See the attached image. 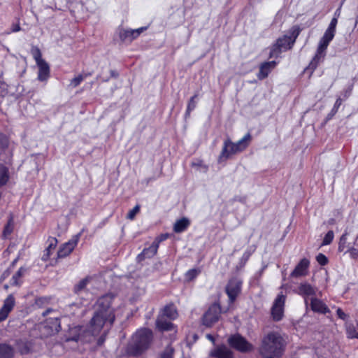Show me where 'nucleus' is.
Returning <instances> with one entry per match:
<instances>
[{
  "label": "nucleus",
  "mask_w": 358,
  "mask_h": 358,
  "mask_svg": "<svg viewBox=\"0 0 358 358\" xmlns=\"http://www.w3.org/2000/svg\"><path fill=\"white\" fill-rule=\"evenodd\" d=\"M113 296L106 294L100 297L96 303V310L88 329L83 327H75L71 329L72 336L69 341H90L92 336L98 335L103 326L108 322L112 324L115 320L113 309L111 308Z\"/></svg>",
  "instance_id": "obj_1"
},
{
  "label": "nucleus",
  "mask_w": 358,
  "mask_h": 358,
  "mask_svg": "<svg viewBox=\"0 0 358 358\" xmlns=\"http://www.w3.org/2000/svg\"><path fill=\"white\" fill-rule=\"evenodd\" d=\"M285 344L280 333L271 331L263 337L259 351L264 358H279L283 353Z\"/></svg>",
  "instance_id": "obj_2"
},
{
  "label": "nucleus",
  "mask_w": 358,
  "mask_h": 358,
  "mask_svg": "<svg viewBox=\"0 0 358 358\" xmlns=\"http://www.w3.org/2000/svg\"><path fill=\"white\" fill-rule=\"evenodd\" d=\"M337 23V17H334L325 31L324 36L320 39L315 55L309 64V68L312 70H315L324 59L327 47L334 37Z\"/></svg>",
  "instance_id": "obj_3"
},
{
  "label": "nucleus",
  "mask_w": 358,
  "mask_h": 358,
  "mask_svg": "<svg viewBox=\"0 0 358 358\" xmlns=\"http://www.w3.org/2000/svg\"><path fill=\"white\" fill-rule=\"evenodd\" d=\"M152 338V332L148 329H141L136 331L132 338V342L128 347L129 355L136 356L145 350Z\"/></svg>",
  "instance_id": "obj_4"
},
{
  "label": "nucleus",
  "mask_w": 358,
  "mask_h": 358,
  "mask_svg": "<svg viewBox=\"0 0 358 358\" xmlns=\"http://www.w3.org/2000/svg\"><path fill=\"white\" fill-rule=\"evenodd\" d=\"M299 33L300 29L298 27H293L290 29V36L285 35L279 38L271 50L270 57H276L281 52L290 49Z\"/></svg>",
  "instance_id": "obj_5"
},
{
  "label": "nucleus",
  "mask_w": 358,
  "mask_h": 358,
  "mask_svg": "<svg viewBox=\"0 0 358 358\" xmlns=\"http://www.w3.org/2000/svg\"><path fill=\"white\" fill-rule=\"evenodd\" d=\"M285 299V295L280 293L273 301L271 309V314L273 320L275 322L280 321L283 318Z\"/></svg>",
  "instance_id": "obj_6"
},
{
  "label": "nucleus",
  "mask_w": 358,
  "mask_h": 358,
  "mask_svg": "<svg viewBox=\"0 0 358 358\" xmlns=\"http://www.w3.org/2000/svg\"><path fill=\"white\" fill-rule=\"evenodd\" d=\"M228 343L230 346L242 352L250 351L252 349V345L239 334L229 337Z\"/></svg>",
  "instance_id": "obj_7"
},
{
  "label": "nucleus",
  "mask_w": 358,
  "mask_h": 358,
  "mask_svg": "<svg viewBox=\"0 0 358 358\" xmlns=\"http://www.w3.org/2000/svg\"><path fill=\"white\" fill-rule=\"evenodd\" d=\"M146 29V27H142L136 29H124L120 27L117 30V34L121 41L131 42Z\"/></svg>",
  "instance_id": "obj_8"
},
{
  "label": "nucleus",
  "mask_w": 358,
  "mask_h": 358,
  "mask_svg": "<svg viewBox=\"0 0 358 358\" xmlns=\"http://www.w3.org/2000/svg\"><path fill=\"white\" fill-rule=\"evenodd\" d=\"M242 282L236 278H231L227 283L225 290L229 297V302L232 303L240 294Z\"/></svg>",
  "instance_id": "obj_9"
},
{
  "label": "nucleus",
  "mask_w": 358,
  "mask_h": 358,
  "mask_svg": "<svg viewBox=\"0 0 358 358\" xmlns=\"http://www.w3.org/2000/svg\"><path fill=\"white\" fill-rule=\"evenodd\" d=\"M237 153L239 152L236 150L234 143L229 138H227L223 143L222 149L218 157V162H224Z\"/></svg>",
  "instance_id": "obj_10"
},
{
  "label": "nucleus",
  "mask_w": 358,
  "mask_h": 358,
  "mask_svg": "<svg viewBox=\"0 0 358 358\" xmlns=\"http://www.w3.org/2000/svg\"><path fill=\"white\" fill-rule=\"evenodd\" d=\"M80 236V234H76L73 236L68 242L62 244L57 252V257L64 258L70 255L78 245Z\"/></svg>",
  "instance_id": "obj_11"
},
{
  "label": "nucleus",
  "mask_w": 358,
  "mask_h": 358,
  "mask_svg": "<svg viewBox=\"0 0 358 358\" xmlns=\"http://www.w3.org/2000/svg\"><path fill=\"white\" fill-rule=\"evenodd\" d=\"M220 312V307L217 304L212 305L203 315V324L206 327H211L218 320Z\"/></svg>",
  "instance_id": "obj_12"
},
{
  "label": "nucleus",
  "mask_w": 358,
  "mask_h": 358,
  "mask_svg": "<svg viewBox=\"0 0 358 358\" xmlns=\"http://www.w3.org/2000/svg\"><path fill=\"white\" fill-rule=\"evenodd\" d=\"M317 289L308 282L301 283L298 287L296 293L304 299V302L307 306L308 304V298L311 299L316 296Z\"/></svg>",
  "instance_id": "obj_13"
},
{
  "label": "nucleus",
  "mask_w": 358,
  "mask_h": 358,
  "mask_svg": "<svg viewBox=\"0 0 358 358\" xmlns=\"http://www.w3.org/2000/svg\"><path fill=\"white\" fill-rule=\"evenodd\" d=\"M310 262L308 259H302L296 266L294 271L291 273L290 276L292 278H299L305 276L308 273Z\"/></svg>",
  "instance_id": "obj_14"
},
{
  "label": "nucleus",
  "mask_w": 358,
  "mask_h": 358,
  "mask_svg": "<svg viewBox=\"0 0 358 358\" xmlns=\"http://www.w3.org/2000/svg\"><path fill=\"white\" fill-rule=\"evenodd\" d=\"M209 356L214 358H234L232 352L226 346H217L211 350Z\"/></svg>",
  "instance_id": "obj_15"
},
{
  "label": "nucleus",
  "mask_w": 358,
  "mask_h": 358,
  "mask_svg": "<svg viewBox=\"0 0 358 358\" xmlns=\"http://www.w3.org/2000/svg\"><path fill=\"white\" fill-rule=\"evenodd\" d=\"M15 305V299L13 295H9L4 301L3 305L0 309V322L6 320L13 308Z\"/></svg>",
  "instance_id": "obj_16"
},
{
  "label": "nucleus",
  "mask_w": 358,
  "mask_h": 358,
  "mask_svg": "<svg viewBox=\"0 0 358 358\" xmlns=\"http://www.w3.org/2000/svg\"><path fill=\"white\" fill-rule=\"evenodd\" d=\"M310 308L313 311L320 313H327L329 312V309L326 304L315 296L310 299Z\"/></svg>",
  "instance_id": "obj_17"
},
{
  "label": "nucleus",
  "mask_w": 358,
  "mask_h": 358,
  "mask_svg": "<svg viewBox=\"0 0 358 358\" xmlns=\"http://www.w3.org/2000/svg\"><path fill=\"white\" fill-rule=\"evenodd\" d=\"M276 62L275 61L264 62L261 64L257 78L259 80L264 79L268 76L269 73L275 67Z\"/></svg>",
  "instance_id": "obj_18"
},
{
  "label": "nucleus",
  "mask_w": 358,
  "mask_h": 358,
  "mask_svg": "<svg viewBox=\"0 0 358 358\" xmlns=\"http://www.w3.org/2000/svg\"><path fill=\"white\" fill-rule=\"evenodd\" d=\"M57 243L58 241L56 238L50 237L48 239V246L43 251L41 258L43 261L46 262L50 259L57 247Z\"/></svg>",
  "instance_id": "obj_19"
},
{
  "label": "nucleus",
  "mask_w": 358,
  "mask_h": 358,
  "mask_svg": "<svg viewBox=\"0 0 358 358\" xmlns=\"http://www.w3.org/2000/svg\"><path fill=\"white\" fill-rule=\"evenodd\" d=\"M38 67V79L40 81H47L50 77V66L48 64L44 61L37 64Z\"/></svg>",
  "instance_id": "obj_20"
},
{
  "label": "nucleus",
  "mask_w": 358,
  "mask_h": 358,
  "mask_svg": "<svg viewBox=\"0 0 358 358\" xmlns=\"http://www.w3.org/2000/svg\"><path fill=\"white\" fill-rule=\"evenodd\" d=\"M45 327L48 328L50 331L48 334H55L59 331L61 329L60 322L57 317L47 319L45 322Z\"/></svg>",
  "instance_id": "obj_21"
},
{
  "label": "nucleus",
  "mask_w": 358,
  "mask_h": 358,
  "mask_svg": "<svg viewBox=\"0 0 358 358\" xmlns=\"http://www.w3.org/2000/svg\"><path fill=\"white\" fill-rule=\"evenodd\" d=\"M160 241L155 240L148 248H145L142 253L138 255V258H150L156 255Z\"/></svg>",
  "instance_id": "obj_22"
},
{
  "label": "nucleus",
  "mask_w": 358,
  "mask_h": 358,
  "mask_svg": "<svg viewBox=\"0 0 358 358\" xmlns=\"http://www.w3.org/2000/svg\"><path fill=\"white\" fill-rule=\"evenodd\" d=\"M159 316H162L163 317H166L170 320H174L178 316L177 310L172 304L166 306Z\"/></svg>",
  "instance_id": "obj_23"
},
{
  "label": "nucleus",
  "mask_w": 358,
  "mask_h": 358,
  "mask_svg": "<svg viewBox=\"0 0 358 358\" xmlns=\"http://www.w3.org/2000/svg\"><path fill=\"white\" fill-rule=\"evenodd\" d=\"M251 141V135L248 133L245 134L241 139H240L236 143H234V145L236 148V150L238 152H241L245 150L247 147L249 145L250 142Z\"/></svg>",
  "instance_id": "obj_24"
},
{
  "label": "nucleus",
  "mask_w": 358,
  "mask_h": 358,
  "mask_svg": "<svg viewBox=\"0 0 358 358\" xmlns=\"http://www.w3.org/2000/svg\"><path fill=\"white\" fill-rule=\"evenodd\" d=\"M156 326L160 331H169L173 329V324L164 320L162 316H158L156 320Z\"/></svg>",
  "instance_id": "obj_25"
},
{
  "label": "nucleus",
  "mask_w": 358,
  "mask_h": 358,
  "mask_svg": "<svg viewBox=\"0 0 358 358\" xmlns=\"http://www.w3.org/2000/svg\"><path fill=\"white\" fill-rule=\"evenodd\" d=\"M189 225V220L187 218L183 217L176 221L173 227V230L176 233H180L186 230Z\"/></svg>",
  "instance_id": "obj_26"
},
{
  "label": "nucleus",
  "mask_w": 358,
  "mask_h": 358,
  "mask_svg": "<svg viewBox=\"0 0 358 358\" xmlns=\"http://www.w3.org/2000/svg\"><path fill=\"white\" fill-rule=\"evenodd\" d=\"M13 349L6 344H0V358H13Z\"/></svg>",
  "instance_id": "obj_27"
},
{
  "label": "nucleus",
  "mask_w": 358,
  "mask_h": 358,
  "mask_svg": "<svg viewBox=\"0 0 358 358\" xmlns=\"http://www.w3.org/2000/svg\"><path fill=\"white\" fill-rule=\"evenodd\" d=\"M25 268L23 267H21L19 268V270L13 275L11 280H10V285L14 286L20 285L21 283V279L24 274Z\"/></svg>",
  "instance_id": "obj_28"
},
{
  "label": "nucleus",
  "mask_w": 358,
  "mask_h": 358,
  "mask_svg": "<svg viewBox=\"0 0 358 358\" xmlns=\"http://www.w3.org/2000/svg\"><path fill=\"white\" fill-rule=\"evenodd\" d=\"M345 328L347 338L350 339L355 338V336H357L358 332L357 331L354 324L352 323L346 322L345 324Z\"/></svg>",
  "instance_id": "obj_29"
},
{
  "label": "nucleus",
  "mask_w": 358,
  "mask_h": 358,
  "mask_svg": "<svg viewBox=\"0 0 358 358\" xmlns=\"http://www.w3.org/2000/svg\"><path fill=\"white\" fill-rule=\"evenodd\" d=\"M31 53L35 59L36 64L45 61L42 59L41 50L38 47L33 46L31 49Z\"/></svg>",
  "instance_id": "obj_30"
},
{
  "label": "nucleus",
  "mask_w": 358,
  "mask_h": 358,
  "mask_svg": "<svg viewBox=\"0 0 358 358\" xmlns=\"http://www.w3.org/2000/svg\"><path fill=\"white\" fill-rule=\"evenodd\" d=\"M8 180V169L0 164V186L5 185Z\"/></svg>",
  "instance_id": "obj_31"
},
{
  "label": "nucleus",
  "mask_w": 358,
  "mask_h": 358,
  "mask_svg": "<svg viewBox=\"0 0 358 358\" xmlns=\"http://www.w3.org/2000/svg\"><path fill=\"white\" fill-rule=\"evenodd\" d=\"M14 228V222L12 217H10V219L8 221L7 224L5 226L3 231V236L6 238L8 237L12 232Z\"/></svg>",
  "instance_id": "obj_32"
},
{
  "label": "nucleus",
  "mask_w": 358,
  "mask_h": 358,
  "mask_svg": "<svg viewBox=\"0 0 358 358\" xmlns=\"http://www.w3.org/2000/svg\"><path fill=\"white\" fill-rule=\"evenodd\" d=\"M201 271L199 268H192L188 270L185 273V278L188 281L194 280L199 273Z\"/></svg>",
  "instance_id": "obj_33"
},
{
  "label": "nucleus",
  "mask_w": 358,
  "mask_h": 358,
  "mask_svg": "<svg viewBox=\"0 0 358 358\" xmlns=\"http://www.w3.org/2000/svg\"><path fill=\"white\" fill-rule=\"evenodd\" d=\"M348 235V233L345 231L344 234L341 236L339 243H338V251L339 252H343L345 249L346 248V243H347V236Z\"/></svg>",
  "instance_id": "obj_34"
},
{
  "label": "nucleus",
  "mask_w": 358,
  "mask_h": 358,
  "mask_svg": "<svg viewBox=\"0 0 358 358\" xmlns=\"http://www.w3.org/2000/svg\"><path fill=\"white\" fill-rule=\"evenodd\" d=\"M196 97V95L193 96L189 101L187 110H186V115H189L191 111H192L196 106V101L195 100Z\"/></svg>",
  "instance_id": "obj_35"
},
{
  "label": "nucleus",
  "mask_w": 358,
  "mask_h": 358,
  "mask_svg": "<svg viewBox=\"0 0 358 358\" xmlns=\"http://www.w3.org/2000/svg\"><path fill=\"white\" fill-rule=\"evenodd\" d=\"M334 237V234L333 231H329L327 233V234L325 235V236L324 237V239L322 243V245L323 246V245H329L332 242Z\"/></svg>",
  "instance_id": "obj_36"
},
{
  "label": "nucleus",
  "mask_w": 358,
  "mask_h": 358,
  "mask_svg": "<svg viewBox=\"0 0 358 358\" xmlns=\"http://www.w3.org/2000/svg\"><path fill=\"white\" fill-rule=\"evenodd\" d=\"M140 211V206L136 205L131 210L129 211L127 218L133 220L136 215L139 213Z\"/></svg>",
  "instance_id": "obj_37"
},
{
  "label": "nucleus",
  "mask_w": 358,
  "mask_h": 358,
  "mask_svg": "<svg viewBox=\"0 0 358 358\" xmlns=\"http://www.w3.org/2000/svg\"><path fill=\"white\" fill-rule=\"evenodd\" d=\"M90 280V278H85L84 279H83L82 280H80L76 286H75V290L76 292H80L81 290H83L85 287L86 285H87V283L89 282Z\"/></svg>",
  "instance_id": "obj_38"
},
{
  "label": "nucleus",
  "mask_w": 358,
  "mask_h": 358,
  "mask_svg": "<svg viewBox=\"0 0 358 358\" xmlns=\"http://www.w3.org/2000/svg\"><path fill=\"white\" fill-rule=\"evenodd\" d=\"M84 80V76L83 75H78V76L73 78L70 82V85L72 87H76L78 86L81 82Z\"/></svg>",
  "instance_id": "obj_39"
},
{
  "label": "nucleus",
  "mask_w": 358,
  "mask_h": 358,
  "mask_svg": "<svg viewBox=\"0 0 358 358\" xmlns=\"http://www.w3.org/2000/svg\"><path fill=\"white\" fill-rule=\"evenodd\" d=\"M173 354V349L171 347H168L165 351L161 355V358H172Z\"/></svg>",
  "instance_id": "obj_40"
},
{
  "label": "nucleus",
  "mask_w": 358,
  "mask_h": 358,
  "mask_svg": "<svg viewBox=\"0 0 358 358\" xmlns=\"http://www.w3.org/2000/svg\"><path fill=\"white\" fill-rule=\"evenodd\" d=\"M316 259H317V262L322 266L326 265L328 262V259H327V257L322 253H320L317 256Z\"/></svg>",
  "instance_id": "obj_41"
},
{
  "label": "nucleus",
  "mask_w": 358,
  "mask_h": 358,
  "mask_svg": "<svg viewBox=\"0 0 358 358\" xmlns=\"http://www.w3.org/2000/svg\"><path fill=\"white\" fill-rule=\"evenodd\" d=\"M336 313H337V315L339 318H341V320H348V315L347 314H345L341 308H338L336 310Z\"/></svg>",
  "instance_id": "obj_42"
},
{
  "label": "nucleus",
  "mask_w": 358,
  "mask_h": 358,
  "mask_svg": "<svg viewBox=\"0 0 358 358\" xmlns=\"http://www.w3.org/2000/svg\"><path fill=\"white\" fill-rule=\"evenodd\" d=\"M8 145V140L5 135L0 133V148H4Z\"/></svg>",
  "instance_id": "obj_43"
},
{
  "label": "nucleus",
  "mask_w": 358,
  "mask_h": 358,
  "mask_svg": "<svg viewBox=\"0 0 358 358\" xmlns=\"http://www.w3.org/2000/svg\"><path fill=\"white\" fill-rule=\"evenodd\" d=\"M341 104H342V99H341V98L339 97L336 99V101L334 103V106L333 107L332 111H334V113H336Z\"/></svg>",
  "instance_id": "obj_44"
},
{
  "label": "nucleus",
  "mask_w": 358,
  "mask_h": 358,
  "mask_svg": "<svg viewBox=\"0 0 358 358\" xmlns=\"http://www.w3.org/2000/svg\"><path fill=\"white\" fill-rule=\"evenodd\" d=\"M20 30V26L19 24H15L12 26L11 31L12 32H17Z\"/></svg>",
  "instance_id": "obj_45"
},
{
  "label": "nucleus",
  "mask_w": 358,
  "mask_h": 358,
  "mask_svg": "<svg viewBox=\"0 0 358 358\" xmlns=\"http://www.w3.org/2000/svg\"><path fill=\"white\" fill-rule=\"evenodd\" d=\"M251 255V252L245 251L243 255V258H244L245 260H247Z\"/></svg>",
  "instance_id": "obj_46"
},
{
  "label": "nucleus",
  "mask_w": 358,
  "mask_h": 358,
  "mask_svg": "<svg viewBox=\"0 0 358 358\" xmlns=\"http://www.w3.org/2000/svg\"><path fill=\"white\" fill-rule=\"evenodd\" d=\"M54 310L52 309V308H48L45 311H44L42 315L43 316H46L48 314H49L50 313H52L53 312Z\"/></svg>",
  "instance_id": "obj_47"
},
{
  "label": "nucleus",
  "mask_w": 358,
  "mask_h": 358,
  "mask_svg": "<svg viewBox=\"0 0 358 358\" xmlns=\"http://www.w3.org/2000/svg\"><path fill=\"white\" fill-rule=\"evenodd\" d=\"M206 337L208 340L211 341L212 342L214 343V338L213 336H211L210 334H207L206 335Z\"/></svg>",
  "instance_id": "obj_48"
},
{
  "label": "nucleus",
  "mask_w": 358,
  "mask_h": 358,
  "mask_svg": "<svg viewBox=\"0 0 358 358\" xmlns=\"http://www.w3.org/2000/svg\"><path fill=\"white\" fill-rule=\"evenodd\" d=\"M166 238V236H162L160 238H157L156 240L160 241V242Z\"/></svg>",
  "instance_id": "obj_49"
},
{
  "label": "nucleus",
  "mask_w": 358,
  "mask_h": 358,
  "mask_svg": "<svg viewBox=\"0 0 358 358\" xmlns=\"http://www.w3.org/2000/svg\"><path fill=\"white\" fill-rule=\"evenodd\" d=\"M340 15L339 10H337L335 13V17H338Z\"/></svg>",
  "instance_id": "obj_50"
},
{
  "label": "nucleus",
  "mask_w": 358,
  "mask_h": 358,
  "mask_svg": "<svg viewBox=\"0 0 358 358\" xmlns=\"http://www.w3.org/2000/svg\"><path fill=\"white\" fill-rule=\"evenodd\" d=\"M356 326H357V328H358V320L356 321Z\"/></svg>",
  "instance_id": "obj_51"
},
{
  "label": "nucleus",
  "mask_w": 358,
  "mask_h": 358,
  "mask_svg": "<svg viewBox=\"0 0 358 358\" xmlns=\"http://www.w3.org/2000/svg\"><path fill=\"white\" fill-rule=\"evenodd\" d=\"M355 338L358 339V334H357V336H355Z\"/></svg>",
  "instance_id": "obj_52"
}]
</instances>
